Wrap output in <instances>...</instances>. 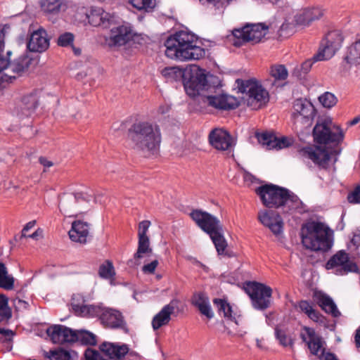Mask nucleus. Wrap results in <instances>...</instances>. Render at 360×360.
<instances>
[{
    "label": "nucleus",
    "mask_w": 360,
    "mask_h": 360,
    "mask_svg": "<svg viewBox=\"0 0 360 360\" xmlns=\"http://www.w3.org/2000/svg\"><path fill=\"white\" fill-rule=\"evenodd\" d=\"M162 75L171 81L183 80L186 94L190 97H198V101L204 106L219 110H233L238 107V99L227 94L213 95L220 89V81L217 77L207 74L205 70L193 67L184 72L177 67H167L162 70Z\"/></svg>",
    "instance_id": "f257e3e1"
},
{
    "label": "nucleus",
    "mask_w": 360,
    "mask_h": 360,
    "mask_svg": "<svg viewBox=\"0 0 360 360\" xmlns=\"http://www.w3.org/2000/svg\"><path fill=\"white\" fill-rule=\"evenodd\" d=\"M165 46L167 57L179 61L199 60L205 55V50L197 45L196 37L186 31L169 36Z\"/></svg>",
    "instance_id": "f03ea898"
},
{
    "label": "nucleus",
    "mask_w": 360,
    "mask_h": 360,
    "mask_svg": "<svg viewBox=\"0 0 360 360\" xmlns=\"http://www.w3.org/2000/svg\"><path fill=\"white\" fill-rule=\"evenodd\" d=\"M263 205L268 208L283 209L290 213L300 208L302 204L299 198L287 188L274 184H265L255 189Z\"/></svg>",
    "instance_id": "7ed1b4c3"
},
{
    "label": "nucleus",
    "mask_w": 360,
    "mask_h": 360,
    "mask_svg": "<svg viewBox=\"0 0 360 360\" xmlns=\"http://www.w3.org/2000/svg\"><path fill=\"white\" fill-rule=\"evenodd\" d=\"M127 137L133 148L141 151L154 150L161 143L159 126L148 121H138L132 124L128 129Z\"/></svg>",
    "instance_id": "20e7f679"
},
{
    "label": "nucleus",
    "mask_w": 360,
    "mask_h": 360,
    "mask_svg": "<svg viewBox=\"0 0 360 360\" xmlns=\"http://www.w3.org/2000/svg\"><path fill=\"white\" fill-rule=\"evenodd\" d=\"M190 216L198 226L210 236L218 255L229 257L233 256L232 252L227 250L228 244L224 236L223 226L219 219L201 210H193Z\"/></svg>",
    "instance_id": "39448f33"
},
{
    "label": "nucleus",
    "mask_w": 360,
    "mask_h": 360,
    "mask_svg": "<svg viewBox=\"0 0 360 360\" xmlns=\"http://www.w3.org/2000/svg\"><path fill=\"white\" fill-rule=\"evenodd\" d=\"M302 243L313 251H328L332 246L328 229L321 222H311L302 229Z\"/></svg>",
    "instance_id": "423d86ee"
},
{
    "label": "nucleus",
    "mask_w": 360,
    "mask_h": 360,
    "mask_svg": "<svg viewBox=\"0 0 360 360\" xmlns=\"http://www.w3.org/2000/svg\"><path fill=\"white\" fill-rule=\"evenodd\" d=\"M312 135L314 143L320 146L338 145L343 141L345 136L342 128L329 118L319 120L313 129Z\"/></svg>",
    "instance_id": "0eeeda50"
},
{
    "label": "nucleus",
    "mask_w": 360,
    "mask_h": 360,
    "mask_svg": "<svg viewBox=\"0 0 360 360\" xmlns=\"http://www.w3.org/2000/svg\"><path fill=\"white\" fill-rule=\"evenodd\" d=\"M269 27L264 23L247 24L242 28L235 29L233 36L236 38L233 44L240 46L246 42L257 44L267 34Z\"/></svg>",
    "instance_id": "6e6552de"
},
{
    "label": "nucleus",
    "mask_w": 360,
    "mask_h": 360,
    "mask_svg": "<svg viewBox=\"0 0 360 360\" xmlns=\"http://www.w3.org/2000/svg\"><path fill=\"white\" fill-rule=\"evenodd\" d=\"M250 296L252 307L257 310H265L271 305L272 289L260 283L248 282L244 288Z\"/></svg>",
    "instance_id": "1a4fd4ad"
},
{
    "label": "nucleus",
    "mask_w": 360,
    "mask_h": 360,
    "mask_svg": "<svg viewBox=\"0 0 360 360\" xmlns=\"http://www.w3.org/2000/svg\"><path fill=\"white\" fill-rule=\"evenodd\" d=\"M4 32L3 30H0V73L6 70L9 69L14 74L15 78L22 75L30 68L32 58L27 55H22L16 58L13 62L10 63L8 60L4 56Z\"/></svg>",
    "instance_id": "9d476101"
},
{
    "label": "nucleus",
    "mask_w": 360,
    "mask_h": 360,
    "mask_svg": "<svg viewBox=\"0 0 360 360\" xmlns=\"http://www.w3.org/2000/svg\"><path fill=\"white\" fill-rule=\"evenodd\" d=\"M343 37L339 30L329 32L321 41L318 52L314 55V60H326L331 58L341 47Z\"/></svg>",
    "instance_id": "9b49d317"
},
{
    "label": "nucleus",
    "mask_w": 360,
    "mask_h": 360,
    "mask_svg": "<svg viewBox=\"0 0 360 360\" xmlns=\"http://www.w3.org/2000/svg\"><path fill=\"white\" fill-rule=\"evenodd\" d=\"M83 193H64L60 198L59 210L69 217L83 213L82 205L89 202Z\"/></svg>",
    "instance_id": "f8f14e48"
},
{
    "label": "nucleus",
    "mask_w": 360,
    "mask_h": 360,
    "mask_svg": "<svg viewBox=\"0 0 360 360\" xmlns=\"http://www.w3.org/2000/svg\"><path fill=\"white\" fill-rule=\"evenodd\" d=\"M293 108L292 118L295 124H302L304 128L310 126L316 115L313 104L306 99L299 98L295 101Z\"/></svg>",
    "instance_id": "ddd939ff"
},
{
    "label": "nucleus",
    "mask_w": 360,
    "mask_h": 360,
    "mask_svg": "<svg viewBox=\"0 0 360 360\" xmlns=\"http://www.w3.org/2000/svg\"><path fill=\"white\" fill-rule=\"evenodd\" d=\"M327 269H336V274L345 275L349 272H356L358 271L357 265L349 261V255L345 250H340L326 264Z\"/></svg>",
    "instance_id": "4468645a"
},
{
    "label": "nucleus",
    "mask_w": 360,
    "mask_h": 360,
    "mask_svg": "<svg viewBox=\"0 0 360 360\" xmlns=\"http://www.w3.org/2000/svg\"><path fill=\"white\" fill-rule=\"evenodd\" d=\"M84 300L79 295L72 297L71 306L75 314L85 318L98 317L101 320L105 307L102 304H84Z\"/></svg>",
    "instance_id": "2eb2a0df"
},
{
    "label": "nucleus",
    "mask_w": 360,
    "mask_h": 360,
    "mask_svg": "<svg viewBox=\"0 0 360 360\" xmlns=\"http://www.w3.org/2000/svg\"><path fill=\"white\" fill-rule=\"evenodd\" d=\"M300 154L311 160L319 168L327 169L330 161V153L326 148L320 146H308L299 150Z\"/></svg>",
    "instance_id": "dca6fc26"
},
{
    "label": "nucleus",
    "mask_w": 360,
    "mask_h": 360,
    "mask_svg": "<svg viewBox=\"0 0 360 360\" xmlns=\"http://www.w3.org/2000/svg\"><path fill=\"white\" fill-rule=\"evenodd\" d=\"M46 334L54 344H72L77 339L75 330L60 324L49 326L46 329Z\"/></svg>",
    "instance_id": "f3484780"
},
{
    "label": "nucleus",
    "mask_w": 360,
    "mask_h": 360,
    "mask_svg": "<svg viewBox=\"0 0 360 360\" xmlns=\"http://www.w3.org/2000/svg\"><path fill=\"white\" fill-rule=\"evenodd\" d=\"M237 82L238 84L239 82H241V85L239 87L240 90L248 94V105H252L255 101L259 103L268 101L269 93L261 85L251 80L244 82L238 79Z\"/></svg>",
    "instance_id": "a211bd4d"
},
{
    "label": "nucleus",
    "mask_w": 360,
    "mask_h": 360,
    "mask_svg": "<svg viewBox=\"0 0 360 360\" xmlns=\"http://www.w3.org/2000/svg\"><path fill=\"white\" fill-rule=\"evenodd\" d=\"M210 144L220 151H231L235 146L234 141L226 130L215 128L210 131L208 136Z\"/></svg>",
    "instance_id": "6ab92c4d"
},
{
    "label": "nucleus",
    "mask_w": 360,
    "mask_h": 360,
    "mask_svg": "<svg viewBox=\"0 0 360 360\" xmlns=\"http://www.w3.org/2000/svg\"><path fill=\"white\" fill-rule=\"evenodd\" d=\"M39 105V97L36 92L25 95L16 105L13 113L20 119L28 117L34 113Z\"/></svg>",
    "instance_id": "aec40b11"
},
{
    "label": "nucleus",
    "mask_w": 360,
    "mask_h": 360,
    "mask_svg": "<svg viewBox=\"0 0 360 360\" xmlns=\"http://www.w3.org/2000/svg\"><path fill=\"white\" fill-rule=\"evenodd\" d=\"M132 37L131 27L122 25L111 29L110 36L105 38V43L110 47L120 46L126 44Z\"/></svg>",
    "instance_id": "412c9836"
},
{
    "label": "nucleus",
    "mask_w": 360,
    "mask_h": 360,
    "mask_svg": "<svg viewBox=\"0 0 360 360\" xmlns=\"http://www.w3.org/2000/svg\"><path fill=\"white\" fill-rule=\"evenodd\" d=\"M325 14V9L321 6H308L301 9L294 17L297 25L309 26L312 22L321 19Z\"/></svg>",
    "instance_id": "4be33fe9"
},
{
    "label": "nucleus",
    "mask_w": 360,
    "mask_h": 360,
    "mask_svg": "<svg viewBox=\"0 0 360 360\" xmlns=\"http://www.w3.org/2000/svg\"><path fill=\"white\" fill-rule=\"evenodd\" d=\"M258 219L276 236L279 235L283 231V222L282 218L275 211L270 210H261L258 213Z\"/></svg>",
    "instance_id": "5701e85b"
},
{
    "label": "nucleus",
    "mask_w": 360,
    "mask_h": 360,
    "mask_svg": "<svg viewBox=\"0 0 360 360\" xmlns=\"http://www.w3.org/2000/svg\"><path fill=\"white\" fill-rule=\"evenodd\" d=\"M300 338L307 345L311 354L319 356L325 352V349L323 348L321 338L316 334L313 328L307 326L303 327Z\"/></svg>",
    "instance_id": "b1692460"
},
{
    "label": "nucleus",
    "mask_w": 360,
    "mask_h": 360,
    "mask_svg": "<svg viewBox=\"0 0 360 360\" xmlns=\"http://www.w3.org/2000/svg\"><path fill=\"white\" fill-rule=\"evenodd\" d=\"M27 49L32 52H43L49 46V39L46 31L39 27L33 31L27 42Z\"/></svg>",
    "instance_id": "393cba45"
},
{
    "label": "nucleus",
    "mask_w": 360,
    "mask_h": 360,
    "mask_svg": "<svg viewBox=\"0 0 360 360\" xmlns=\"http://www.w3.org/2000/svg\"><path fill=\"white\" fill-rule=\"evenodd\" d=\"M179 301L172 300L168 304L163 308L153 318L152 326L156 330L162 326L167 325L171 320V315L174 313L175 309L178 307Z\"/></svg>",
    "instance_id": "a878e982"
},
{
    "label": "nucleus",
    "mask_w": 360,
    "mask_h": 360,
    "mask_svg": "<svg viewBox=\"0 0 360 360\" xmlns=\"http://www.w3.org/2000/svg\"><path fill=\"white\" fill-rule=\"evenodd\" d=\"M100 350L107 356L113 360H122L129 352L126 344L104 342L99 346Z\"/></svg>",
    "instance_id": "bb28decb"
},
{
    "label": "nucleus",
    "mask_w": 360,
    "mask_h": 360,
    "mask_svg": "<svg viewBox=\"0 0 360 360\" xmlns=\"http://www.w3.org/2000/svg\"><path fill=\"white\" fill-rule=\"evenodd\" d=\"M90 224L87 222L76 220L72 222V228L69 231L70 238L77 243L81 244H85L88 241V238H90L91 236L89 233Z\"/></svg>",
    "instance_id": "cd10ccee"
},
{
    "label": "nucleus",
    "mask_w": 360,
    "mask_h": 360,
    "mask_svg": "<svg viewBox=\"0 0 360 360\" xmlns=\"http://www.w3.org/2000/svg\"><path fill=\"white\" fill-rule=\"evenodd\" d=\"M101 323L111 328H124L126 323L121 312L116 309L105 307L102 314Z\"/></svg>",
    "instance_id": "c85d7f7f"
},
{
    "label": "nucleus",
    "mask_w": 360,
    "mask_h": 360,
    "mask_svg": "<svg viewBox=\"0 0 360 360\" xmlns=\"http://www.w3.org/2000/svg\"><path fill=\"white\" fill-rule=\"evenodd\" d=\"M314 300L318 305L327 314H330L333 317H339L341 314L332 298L327 294L321 291H315L313 295Z\"/></svg>",
    "instance_id": "c756f323"
},
{
    "label": "nucleus",
    "mask_w": 360,
    "mask_h": 360,
    "mask_svg": "<svg viewBox=\"0 0 360 360\" xmlns=\"http://www.w3.org/2000/svg\"><path fill=\"white\" fill-rule=\"evenodd\" d=\"M150 240L148 236H139L138 248L134 255V259L128 261L129 266H135L140 264L139 259L143 257V254L151 253Z\"/></svg>",
    "instance_id": "7c9ffc66"
},
{
    "label": "nucleus",
    "mask_w": 360,
    "mask_h": 360,
    "mask_svg": "<svg viewBox=\"0 0 360 360\" xmlns=\"http://www.w3.org/2000/svg\"><path fill=\"white\" fill-rule=\"evenodd\" d=\"M41 10L48 15L58 14L61 11H65L66 5L60 0H43L41 3Z\"/></svg>",
    "instance_id": "2f4dec72"
},
{
    "label": "nucleus",
    "mask_w": 360,
    "mask_h": 360,
    "mask_svg": "<svg viewBox=\"0 0 360 360\" xmlns=\"http://www.w3.org/2000/svg\"><path fill=\"white\" fill-rule=\"evenodd\" d=\"M297 307L304 313L309 319L316 323H323L324 317L317 310L314 309L313 305L307 300H301L297 303Z\"/></svg>",
    "instance_id": "473e14b6"
},
{
    "label": "nucleus",
    "mask_w": 360,
    "mask_h": 360,
    "mask_svg": "<svg viewBox=\"0 0 360 360\" xmlns=\"http://www.w3.org/2000/svg\"><path fill=\"white\" fill-rule=\"evenodd\" d=\"M213 304L217 307L219 314H223L225 318L233 321L236 324H238L236 319L232 314V307L226 300L215 298L213 300Z\"/></svg>",
    "instance_id": "72a5a7b5"
},
{
    "label": "nucleus",
    "mask_w": 360,
    "mask_h": 360,
    "mask_svg": "<svg viewBox=\"0 0 360 360\" xmlns=\"http://www.w3.org/2000/svg\"><path fill=\"white\" fill-rule=\"evenodd\" d=\"M348 64H357L360 62V40L351 45L344 58Z\"/></svg>",
    "instance_id": "f704fd0d"
},
{
    "label": "nucleus",
    "mask_w": 360,
    "mask_h": 360,
    "mask_svg": "<svg viewBox=\"0 0 360 360\" xmlns=\"http://www.w3.org/2000/svg\"><path fill=\"white\" fill-rule=\"evenodd\" d=\"M14 287V278L8 274L5 264L0 262V288L12 290Z\"/></svg>",
    "instance_id": "c9c22d12"
},
{
    "label": "nucleus",
    "mask_w": 360,
    "mask_h": 360,
    "mask_svg": "<svg viewBox=\"0 0 360 360\" xmlns=\"http://www.w3.org/2000/svg\"><path fill=\"white\" fill-rule=\"evenodd\" d=\"M44 356L49 360H72L73 359L71 352L63 348L44 352Z\"/></svg>",
    "instance_id": "e433bc0d"
},
{
    "label": "nucleus",
    "mask_w": 360,
    "mask_h": 360,
    "mask_svg": "<svg viewBox=\"0 0 360 360\" xmlns=\"http://www.w3.org/2000/svg\"><path fill=\"white\" fill-rule=\"evenodd\" d=\"M77 339L75 342H80L84 345H95L96 344V336L85 330H75Z\"/></svg>",
    "instance_id": "4c0bfd02"
},
{
    "label": "nucleus",
    "mask_w": 360,
    "mask_h": 360,
    "mask_svg": "<svg viewBox=\"0 0 360 360\" xmlns=\"http://www.w3.org/2000/svg\"><path fill=\"white\" fill-rule=\"evenodd\" d=\"M12 316L11 309L8 306L6 296L0 294V323L8 322Z\"/></svg>",
    "instance_id": "58836bf2"
},
{
    "label": "nucleus",
    "mask_w": 360,
    "mask_h": 360,
    "mask_svg": "<svg viewBox=\"0 0 360 360\" xmlns=\"http://www.w3.org/2000/svg\"><path fill=\"white\" fill-rule=\"evenodd\" d=\"M98 275L104 279H113L115 272L112 263L109 260H106L103 264H101L98 269Z\"/></svg>",
    "instance_id": "ea45409f"
},
{
    "label": "nucleus",
    "mask_w": 360,
    "mask_h": 360,
    "mask_svg": "<svg viewBox=\"0 0 360 360\" xmlns=\"http://www.w3.org/2000/svg\"><path fill=\"white\" fill-rule=\"evenodd\" d=\"M270 75L275 80H285L288 76V72L283 65H274L270 68Z\"/></svg>",
    "instance_id": "a19ab883"
},
{
    "label": "nucleus",
    "mask_w": 360,
    "mask_h": 360,
    "mask_svg": "<svg viewBox=\"0 0 360 360\" xmlns=\"http://www.w3.org/2000/svg\"><path fill=\"white\" fill-rule=\"evenodd\" d=\"M129 1L133 7L147 12L152 11L156 5V0H130Z\"/></svg>",
    "instance_id": "79ce46f5"
},
{
    "label": "nucleus",
    "mask_w": 360,
    "mask_h": 360,
    "mask_svg": "<svg viewBox=\"0 0 360 360\" xmlns=\"http://www.w3.org/2000/svg\"><path fill=\"white\" fill-rule=\"evenodd\" d=\"M256 136L259 143L265 146L268 149L274 148V135L267 132H264L262 134H257Z\"/></svg>",
    "instance_id": "37998d69"
},
{
    "label": "nucleus",
    "mask_w": 360,
    "mask_h": 360,
    "mask_svg": "<svg viewBox=\"0 0 360 360\" xmlns=\"http://www.w3.org/2000/svg\"><path fill=\"white\" fill-rule=\"evenodd\" d=\"M100 22L98 27L107 29L113 25L115 22V16L113 14L108 13L102 9V12L99 17Z\"/></svg>",
    "instance_id": "c03bdc74"
},
{
    "label": "nucleus",
    "mask_w": 360,
    "mask_h": 360,
    "mask_svg": "<svg viewBox=\"0 0 360 360\" xmlns=\"http://www.w3.org/2000/svg\"><path fill=\"white\" fill-rule=\"evenodd\" d=\"M319 101L323 107L330 108L337 103L338 99L333 94L325 92L319 97Z\"/></svg>",
    "instance_id": "a18cd8bd"
},
{
    "label": "nucleus",
    "mask_w": 360,
    "mask_h": 360,
    "mask_svg": "<svg viewBox=\"0 0 360 360\" xmlns=\"http://www.w3.org/2000/svg\"><path fill=\"white\" fill-rule=\"evenodd\" d=\"M102 8L98 7L91 8L89 12L86 13V18L90 25L94 27H98L99 25V17L102 12Z\"/></svg>",
    "instance_id": "49530a36"
},
{
    "label": "nucleus",
    "mask_w": 360,
    "mask_h": 360,
    "mask_svg": "<svg viewBox=\"0 0 360 360\" xmlns=\"http://www.w3.org/2000/svg\"><path fill=\"white\" fill-rule=\"evenodd\" d=\"M275 335L283 346L286 347L292 344V340L287 336L286 332L278 327L275 328Z\"/></svg>",
    "instance_id": "de8ad7c7"
},
{
    "label": "nucleus",
    "mask_w": 360,
    "mask_h": 360,
    "mask_svg": "<svg viewBox=\"0 0 360 360\" xmlns=\"http://www.w3.org/2000/svg\"><path fill=\"white\" fill-rule=\"evenodd\" d=\"M210 302L209 297L204 292H198L193 295L192 303L196 307H200L201 304L204 305Z\"/></svg>",
    "instance_id": "09e8293b"
},
{
    "label": "nucleus",
    "mask_w": 360,
    "mask_h": 360,
    "mask_svg": "<svg viewBox=\"0 0 360 360\" xmlns=\"http://www.w3.org/2000/svg\"><path fill=\"white\" fill-rule=\"evenodd\" d=\"M74 35L70 32H65L61 34L58 39V45L60 46H68L72 44Z\"/></svg>",
    "instance_id": "8fccbe9b"
},
{
    "label": "nucleus",
    "mask_w": 360,
    "mask_h": 360,
    "mask_svg": "<svg viewBox=\"0 0 360 360\" xmlns=\"http://www.w3.org/2000/svg\"><path fill=\"white\" fill-rule=\"evenodd\" d=\"M200 313L206 316L208 319H211L214 317V312L212 310L210 302L207 304L202 305L198 307Z\"/></svg>",
    "instance_id": "3c124183"
},
{
    "label": "nucleus",
    "mask_w": 360,
    "mask_h": 360,
    "mask_svg": "<svg viewBox=\"0 0 360 360\" xmlns=\"http://www.w3.org/2000/svg\"><path fill=\"white\" fill-rule=\"evenodd\" d=\"M347 200L350 203H360V185L356 187L354 190L348 195Z\"/></svg>",
    "instance_id": "603ef678"
},
{
    "label": "nucleus",
    "mask_w": 360,
    "mask_h": 360,
    "mask_svg": "<svg viewBox=\"0 0 360 360\" xmlns=\"http://www.w3.org/2000/svg\"><path fill=\"white\" fill-rule=\"evenodd\" d=\"M151 223L148 220H143L139 224L138 236H148L147 232Z\"/></svg>",
    "instance_id": "864d4df0"
},
{
    "label": "nucleus",
    "mask_w": 360,
    "mask_h": 360,
    "mask_svg": "<svg viewBox=\"0 0 360 360\" xmlns=\"http://www.w3.org/2000/svg\"><path fill=\"white\" fill-rule=\"evenodd\" d=\"M158 265V261L156 259L153 260L150 263L145 264L142 267V271L145 274H153Z\"/></svg>",
    "instance_id": "5fc2aeb1"
},
{
    "label": "nucleus",
    "mask_w": 360,
    "mask_h": 360,
    "mask_svg": "<svg viewBox=\"0 0 360 360\" xmlns=\"http://www.w3.org/2000/svg\"><path fill=\"white\" fill-rule=\"evenodd\" d=\"M289 145L290 143L287 138L282 137L281 139H278L275 136L274 148L281 149L289 146Z\"/></svg>",
    "instance_id": "6e6d98bb"
},
{
    "label": "nucleus",
    "mask_w": 360,
    "mask_h": 360,
    "mask_svg": "<svg viewBox=\"0 0 360 360\" xmlns=\"http://www.w3.org/2000/svg\"><path fill=\"white\" fill-rule=\"evenodd\" d=\"M318 60H314V56L311 58L306 60L304 62H303L301 65V71L304 74H307L310 69L311 68L312 65L314 62H317Z\"/></svg>",
    "instance_id": "4d7b16f0"
},
{
    "label": "nucleus",
    "mask_w": 360,
    "mask_h": 360,
    "mask_svg": "<svg viewBox=\"0 0 360 360\" xmlns=\"http://www.w3.org/2000/svg\"><path fill=\"white\" fill-rule=\"evenodd\" d=\"M14 306L16 310H24L27 309L29 307V303L25 300H22L18 297L14 300Z\"/></svg>",
    "instance_id": "13d9d810"
},
{
    "label": "nucleus",
    "mask_w": 360,
    "mask_h": 360,
    "mask_svg": "<svg viewBox=\"0 0 360 360\" xmlns=\"http://www.w3.org/2000/svg\"><path fill=\"white\" fill-rule=\"evenodd\" d=\"M15 79V75H8V74H4L0 79V88L5 87V83H12Z\"/></svg>",
    "instance_id": "bf43d9fd"
},
{
    "label": "nucleus",
    "mask_w": 360,
    "mask_h": 360,
    "mask_svg": "<svg viewBox=\"0 0 360 360\" xmlns=\"http://www.w3.org/2000/svg\"><path fill=\"white\" fill-rule=\"evenodd\" d=\"M14 333L11 330L0 328V339L4 337L6 340L10 341Z\"/></svg>",
    "instance_id": "052dcab7"
},
{
    "label": "nucleus",
    "mask_w": 360,
    "mask_h": 360,
    "mask_svg": "<svg viewBox=\"0 0 360 360\" xmlns=\"http://www.w3.org/2000/svg\"><path fill=\"white\" fill-rule=\"evenodd\" d=\"M35 224H36L35 220H32V221H30L28 223H27L22 230L21 238L26 237L27 236L25 234V232L28 231L30 229H32Z\"/></svg>",
    "instance_id": "680f3d73"
},
{
    "label": "nucleus",
    "mask_w": 360,
    "mask_h": 360,
    "mask_svg": "<svg viewBox=\"0 0 360 360\" xmlns=\"http://www.w3.org/2000/svg\"><path fill=\"white\" fill-rule=\"evenodd\" d=\"M319 360H338V359L336 358L335 354H333L330 352L325 353V352H323V354H321L319 356Z\"/></svg>",
    "instance_id": "e2e57ef3"
},
{
    "label": "nucleus",
    "mask_w": 360,
    "mask_h": 360,
    "mask_svg": "<svg viewBox=\"0 0 360 360\" xmlns=\"http://www.w3.org/2000/svg\"><path fill=\"white\" fill-rule=\"evenodd\" d=\"M352 243L356 246L360 245V229L356 230L354 233L353 238L352 239Z\"/></svg>",
    "instance_id": "0e129e2a"
},
{
    "label": "nucleus",
    "mask_w": 360,
    "mask_h": 360,
    "mask_svg": "<svg viewBox=\"0 0 360 360\" xmlns=\"http://www.w3.org/2000/svg\"><path fill=\"white\" fill-rule=\"evenodd\" d=\"M39 162L41 165H42L46 168L51 167L53 165V163L51 161L49 160L45 157H40L39 158Z\"/></svg>",
    "instance_id": "69168bd1"
},
{
    "label": "nucleus",
    "mask_w": 360,
    "mask_h": 360,
    "mask_svg": "<svg viewBox=\"0 0 360 360\" xmlns=\"http://www.w3.org/2000/svg\"><path fill=\"white\" fill-rule=\"evenodd\" d=\"M42 234H43V230L41 229L40 228H38L33 233L28 235L26 237H28V238H32L34 240H38L39 238L42 237Z\"/></svg>",
    "instance_id": "338daca9"
},
{
    "label": "nucleus",
    "mask_w": 360,
    "mask_h": 360,
    "mask_svg": "<svg viewBox=\"0 0 360 360\" xmlns=\"http://www.w3.org/2000/svg\"><path fill=\"white\" fill-rule=\"evenodd\" d=\"M354 339L356 347H360V326L356 330Z\"/></svg>",
    "instance_id": "774afa93"
}]
</instances>
